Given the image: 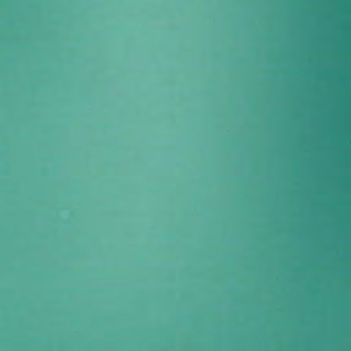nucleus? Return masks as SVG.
<instances>
[{
	"label": "nucleus",
	"mask_w": 351,
	"mask_h": 351,
	"mask_svg": "<svg viewBox=\"0 0 351 351\" xmlns=\"http://www.w3.org/2000/svg\"><path fill=\"white\" fill-rule=\"evenodd\" d=\"M66 112H69V110H66Z\"/></svg>",
	"instance_id": "obj_1"
}]
</instances>
